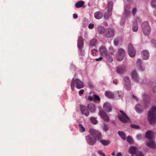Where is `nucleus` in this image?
<instances>
[{
	"mask_svg": "<svg viewBox=\"0 0 156 156\" xmlns=\"http://www.w3.org/2000/svg\"><path fill=\"white\" fill-rule=\"evenodd\" d=\"M147 120L150 124L156 122V106H153L147 113Z\"/></svg>",
	"mask_w": 156,
	"mask_h": 156,
	"instance_id": "obj_1",
	"label": "nucleus"
},
{
	"mask_svg": "<svg viewBox=\"0 0 156 156\" xmlns=\"http://www.w3.org/2000/svg\"><path fill=\"white\" fill-rule=\"evenodd\" d=\"M75 86L77 89H80L84 87V85L82 81L80 80L78 78L75 80L74 78H73L72 79L71 83V87L72 90H74Z\"/></svg>",
	"mask_w": 156,
	"mask_h": 156,
	"instance_id": "obj_2",
	"label": "nucleus"
},
{
	"mask_svg": "<svg viewBox=\"0 0 156 156\" xmlns=\"http://www.w3.org/2000/svg\"><path fill=\"white\" fill-rule=\"evenodd\" d=\"M152 133V132L150 130H148L146 132L145 137L149 139L146 142V144L149 147L154 149L156 146L154 142L152 140L153 138Z\"/></svg>",
	"mask_w": 156,
	"mask_h": 156,
	"instance_id": "obj_3",
	"label": "nucleus"
},
{
	"mask_svg": "<svg viewBox=\"0 0 156 156\" xmlns=\"http://www.w3.org/2000/svg\"><path fill=\"white\" fill-rule=\"evenodd\" d=\"M142 28L144 34L145 36H148L150 33L151 28L149 23L147 21H145L142 24Z\"/></svg>",
	"mask_w": 156,
	"mask_h": 156,
	"instance_id": "obj_4",
	"label": "nucleus"
},
{
	"mask_svg": "<svg viewBox=\"0 0 156 156\" xmlns=\"http://www.w3.org/2000/svg\"><path fill=\"white\" fill-rule=\"evenodd\" d=\"M118 113L117 117L121 122L124 123L128 122L129 118L123 111L120 110L119 112H118Z\"/></svg>",
	"mask_w": 156,
	"mask_h": 156,
	"instance_id": "obj_5",
	"label": "nucleus"
},
{
	"mask_svg": "<svg viewBox=\"0 0 156 156\" xmlns=\"http://www.w3.org/2000/svg\"><path fill=\"white\" fill-rule=\"evenodd\" d=\"M130 6L127 5L124 6L125 16L124 18H122L120 21V24L121 25H123L125 23V19L129 17L130 15Z\"/></svg>",
	"mask_w": 156,
	"mask_h": 156,
	"instance_id": "obj_6",
	"label": "nucleus"
},
{
	"mask_svg": "<svg viewBox=\"0 0 156 156\" xmlns=\"http://www.w3.org/2000/svg\"><path fill=\"white\" fill-rule=\"evenodd\" d=\"M99 51L101 53V55L103 57H106L108 56L109 55H111V56L114 55V54L112 52L111 53H108L105 47L103 45L100 47Z\"/></svg>",
	"mask_w": 156,
	"mask_h": 156,
	"instance_id": "obj_7",
	"label": "nucleus"
},
{
	"mask_svg": "<svg viewBox=\"0 0 156 156\" xmlns=\"http://www.w3.org/2000/svg\"><path fill=\"white\" fill-rule=\"evenodd\" d=\"M128 54L131 58H134L135 57L136 50L131 43L128 44Z\"/></svg>",
	"mask_w": 156,
	"mask_h": 156,
	"instance_id": "obj_8",
	"label": "nucleus"
},
{
	"mask_svg": "<svg viewBox=\"0 0 156 156\" xmlns=\"http://www.w3.org/2000/svg\"><path fill=\"white\" fill-rule=\"evenodd\" d=\"M90 132L94 139L99 140L101 138V133L98 131H96L93 129H90Z\"/></svg>",
	"mask_w": 156,
	"mask_h": 156,
	"instance_id": "obj_9",
	"label": "nucleus"
},
{
	"mask_svg": "<svg viewBox=\"0 0 156 156\" xmlns=\"http://www.w3.org/2000/svg\"><path fill=\"white\" fill-rule=\"evenodd\" d=\"M116 54L118 58H124L126 55L125 51L121 48L118 49Z\"/></svg>",
	"mask_w": 156,
	"mask_h": 156,
	"instance_id": "obj_10",
	"label": "nucleus"
},
{
	"mask_svg": "<svg viewBox=\"0 0 156 156\" xmlns=\"http://www.w3.org/2000/svg\"><path fill=\"white\" fill-rule=\"evenodd\" d=\"M114 35V30L111 28H107L105 30V37L106 38H111Z\"/></svg>",
	"mask_w": 156,
	"mask_h": 156,
	"instance_id": "obj_11",
	"label": "nucleus"
},
{
	"mask_svg": "<svg viewBox=\"0 0 156 156\" xmlns=\"http://www.w3.org/2000/svg\"><path fill=\"white\" fill-rule=\"evenodd\" d=\"M86 139L87 143L90 145H93L96 142V139L93 137L91 134L87 136L86 137Z\"/></svg>",
	"mask_w": 156,
	"mask_h": 156,
	"instance_id": "obj_12",
	"label": "nucleus"
},
{
	"mask_svg": "<svg viewBox=\"0 0 156 156\" xmlns=\"http://www.w3.org/2000/svg\"><path fill=\"white\" fill-rule=\"evenodd\" d=\"M124 81L126 89L128 90H130L131 89V83L129 77L125 76L124 78Z\"/></svg>",
	"mask_w": 156,
	"mask_h": 156,
	"instance_id": "obj_13",
	"label": "nucleus"
},
{
	"mask_svg": "<svg viewBox=\"0 0 156 156\" xmlns=\"http://www.w3.org/2000/svg\"><path fill=\"white\" fill-rule=\"evenodd\" d=\"M100 115L105 121L108 122L109 121V118L107 114L104 111H100L99 112Z\"/></svg>",
	"mask_w": 156,
	"mask_h": 156,
	"instance_id": "obj_14",
	"label": "nucleus"
},
{
	"mask_svg": "<svg viewBox=\"0 0 156 156\" xmlns=\"http://www.w3.org/2000/svg\"><path fill=\"white\" fill-rule=\"evenodd\" d=\"M80 111L82 114L85 115L86 116H88L89 115V112L87 108L83 105L80 106Z\"/></svg>",
	"mask_w": 156,
	"mask_h": 156,
	"instance_id": "obj_15",
	"label": "nucleus"
},
{
	"mask_svg": "<svg viewBox=\"0 0 156 156\" xmlns=\"http://www.w3.org/2000/svg\"><path fill=\"white\" fill-rule=\"evenodd\" d=\"M84 46L83 39L82 36H80L77 40V47L78 48H83Z\"/></svg>",
	"mask_w": 156,
	"mask_h": 156,
	"instance_id": "obj_16",
	"label": "nucleus"
},
{
	"mask_svg": "<svg viewBox=\"0 0 156 156\" xmlns=\"http://www.w3.org/2000/svg\"><path fill=\"white\" fill-rule=\"evenodd\" d=\"M139 20V17H137L134 20L132 27V30L134 32H136L138 30V27L137 25V22Z\"/></svg>",
	"mask_w": 156,
	"mask_h": 156,
	"instance_id": "obj_17",
	"label": "nucleus"
},
{
	"mask_svg": "<svg viewBox=\"0 0 156 156\" xmlns=\"http://www.w3.org/2000/svg\"><path fill=\"white\" fill-rule=\"evenodd\" d=\"M141 55L142 58H149L150 57L149 52L147 50L142 51Z\"/></svg>",
	"mask_w": 156,
	"mask_h": 156,
	"instance_id": "obj_18",
	"label": "nucleus"
},
{
	"mask_svg": "<svg viewBox=\"0 0 156 156\" xmlns=\"http://www.w3.org/2000/svg\"><path fill=\"white\" fill-rule=\"evenodd\" d=\"M104 109L108 112H111L112 111V107L110 103H105L103 105Z\"/></svg>",
	"mask_w": 156,
	"mask_h": 156,
	"instance_id": "obj_19",
	"label": "nucleus"
},
{
	"mask_svg": "<svg viewBox=\"0 0 156 156\" xmlns=\"http://www.w3.org/2000/svg\"><path fill=\"white\" fill-rule=\"evenodd\" d=\"M96 30L100 34H102L105 32V28L102 26H98Z\"/></svg>",
	"mask_w": 156,
	"mask_h": 156,
	"instance_id": "obj_20",
	"label": "nucleus"
},
{
	"mask_svg": "<svg viewBox=\"0 0 156 156\" xmlns=\"http://www.w3.org/2000/svg\"><path fill=\"white\" fill-rule=\"evenodd\" d=\"M131 76L133 79L135 81L138 82L139 81V78L136 72L133 70L131 73Z\"/></svg>",
	"mask_w": 156,
	"mask_h": 156,
	"instance_id": "obj_21",
	"label": "nucleus"
},
{
	"mask_svg": "<svg viewBox=\"0 0 156 156\" xmlns=\"http://www.w3.org/2000/svg\"><path fill=\"white\" fill-rule=\"evenodd\" d=\"M105 94L107 97L109 98H114L115 97V94L109 91H106Z\"/></svg>",
	"mask_w": 156,
	"mask_h": 156,
	"instance_id": "obj_22",
	"label": "nucleus"
},
{
	"mask_svg": "<svg viewBox=\"0 0 156 156\" xmlns=\"http://www.w3.org/2000/svg\"><path fill=\"white\" fill-rule=\"evenodd\" d=\"M103 16L102 13L100 11H98L94 13V16L97 19H101Z\"/></svg>",
	"mask_w": 156,
	"mask_h": 156,
	"instance_id": "obj_23",
	"label": "nucleus"
},
{
	"mask_svg": "<svg viewBox=\"0 0 156 156\" xmlns=\"http://www.w3.org/2000/svg\"><path fill=\"white\" fill-rule=\"evenodd\" d=\"M125 68L123 66H119L117 69V72L119 74H121L125 71Z\"/></svg>",
	"mask_w": 156,
	"mask_h": 156,
	"instance_id": "obj_24",
	"label": "nucleus"
},
{
	"mask_svg": "<svg viewBox=\"0 0 156 156\" xmlns=\"http://www.w3.org/2000/svg\"><path fill=\"white\" fill-rule=\"evenodd\" d=\"M136 66L138 67V69L141 71L144 70V68L141 66V59H138L136 62Z\"/></svg>",
	"mask_w": 156,
	"mask_h": 156,
	"instance_id": "obj_25",
	"label": "nucleus"
},
{
	"mask_svg": "<svg viewBox=\"0 0 156 156\" xmlns=\"http://www.w3.org/2000/svg\"><path fill=\"white\" fill-rule=\"evenodd\" d=\"M84 4V2L82 1H80L75 3V6L76 8H79L83 6Z\"/></svg>",
	"mask_w": 156,
	"mask_h": 156,
	"instance_id": "obj_26",
	"label": "nucleus"
},
{
	"mask_svg": "<svg viewBox=\"0 0 156 156\" xmlns=\"http://www.w3.org/2000/svg\"><path fill=\"white\" fill-rule=\"evenodd\" d=\"M135 108L136 111L138 113H140L143 111V109L142 107L140 104H137Z\"/></svg>",
	"mask_w": 156,
	"mask_h": 156,
	"instance_id": "obj_27",
	"label": "nucleus"
},
{
	"mask_svg": "<svg viewBox=\"0 0 156 156\" xmlns=\"http://www.w3.org/2000/svg\"><path fill=\"white\" fill-rule=\"evenodd\" d=\"M136 147L134 146H131L129 149V151L130 153L133 154L136 152Z\"/></svg>",
	"mask_w": 156,
	"mask_h": 156,
	"instance_id": "obj_28",
	"label": "nucleus"
},
{
	"mask_svg": "<svg viewBox=\"0 0 156 156\" xmlns=\"http://www.w3.org/2000/svg\"><path fill=\"white\" fill-rule=\"evenodd\" d=\"M89 110L92 112H94L95 110V105L92 104H90L88 105Z\"/></svg>",
	"mask_w": 156,
	"mask_h": 156,
	"instance_id": "obj_29",
	"label": "nucleus"
},
{
	"mask_svg": "<svg viewBox=\"0 0 156 156\" xmlns=\"http://www.w3.org/2000/svg\"><path fill=\"white\" fill-rule=\"evenodd\" d=\"M97 43V40L95 39H93L91 40L90 42L89 45L91 47L95 46Z\"/></svg>",
	"mask_w": 156,
	"mask_h": 156,
	"instance_id": "obj_30",
	"label": "nucleus"
},
{
	"mask_svg": "<svg viewBox=\"0 0 156 156\" xmlns=\"http://www.w3.org/2000/svg\"><path fill=\"white\" fill-rule=\"evenodd\" d=\"M113 6V2L111 1H110L108 2V10L109 11L111 12Z\"/></svg>",
	"mask_w": 156,
	"mask_h": 156,
	"instance_id": "obj_31",
	"label": "nucleus"
},
{
	"mask_svg": "<svg viewBox=\"0 0 156 156\" xmlns=\"http://www.w3.org/2000/svg\"><path fill=\"white\" fill-rule=\"evenodd\" d=\"M118 133L119 135L123 140L126 139V135L125 133L122 131H119Z\"/></svg>",
	"mask_w": 156,
	"mask_h": 156,
	"instance_id": "obj_32",
	"label": "nucleus"
},
{
	"mask_svg": "<svg viewBox=\"0 0 156 156\" xmlns=\"http://www.w3.org/2000/svg\"><path fill=\"white\" fill-rule=\"evenodd\" d=\"M100 142L104 146H107L110 144V141L109 140H101Z\"/></svg>",
	"mask_w": 156,
	"mask_h": 156,
	"instance_id": "obj_33",
	"label": "nucleus"
},
{
	"mask_svg": "<svg viewBox=\"0 0 156 156\" xmlns=\"http://www.w3.org/2000/svg\"><path fill=\"white\" fill-rule=\"evenodd\" d=\"M112 15V12H111L109 11V12L108 11V12L106 13L104 16V17L106 19H108L109 17H110Z\"/></svg>",
	"mask_w": 156,
	"mask_h": 156,
	"instance_id": "obj_34",
	"label": "nucleus"
},
{
	"mask_svg": "<svg viewBox=\"0 0 156 156\" xmlns=\"http://www.w3.org/2000/svg\"><path fill=\"white\" fill-rule=\"evenodd\" d=\"M79 127V130L81 133H83L85 131V129L81 124H79L78 125Z\"/></svg>",
	"mask_w": 156,
	"mask_h": 156,
	"instance_id": "obj_35",
	"label": "nucleus"
},
{
	"mask_svg": "<svg viewBox=\"0 0 156 156\" xmlns=\"http://www.w3.org/2000/svg\"><path fill=\"white\" fill-rule=\"evenodd\" d=\"M91 122L94 124H97L98 121L96 119L93 117H91L90 118Z\"/></svg>",
	"mask_w": 156,
	"mask_h": 156,
	"instance_id": "obj_36",
	"label": "nucleus"
},
{
	"mask_svg": "<svg viewBox=\"0 0 156 156\" xmlns=\"http://www.w3.org/2000/svg\"><path fill=\"white\" fill-rule=\"evenodd\" d=\"M91 53L93 56H96L98 53V51L96 49H93L91 50Z\"/></svg>",
	"mask_w": 156,
	"mask_h": 156,
	"instance_id": "obj_37",
	"label": "nucleus"
},
{
	"mask_svg": "<svg viewBox=\"0 0 156 156\" xmlns=\"http://www.w3.org/2000/svg\"><path fill=\"white\" fill-rule=\"evenodd\" d=\"M83 48L79 49V51L80 52V55L82 56H84L85 55V51L83 49Z\"/></svg>",
	"mask_w": 156,
	"mask_h": 156,
	"instance_id": "obj_38",
	"label": "nucleus"
},
{
	"mask_svg": "<svg viewBox=\"0 0 156 156\" xmlns=\"http://www.w3.org/2000/svg\"><path fill=\"white\" fill-rule=\"evenodd\" d=\"M152 46L154 48H156V41L154 39H152L151 41Z\"/></svg>",
	"mask_w": 156,
	"mask_h": 156,
	"instance_id": "obj_39",
	"label": "nucleus"
},
{
	"mask_svg": "<svg viewBox=\"0 0 156 156\" xmlns=\"http://www.w3.org/2000/svg\"><path fill=\"white\" fill-rule=\"evenodd\" d=\"M119 39L118 38L114 39V43L115 46H117L118 45L119 41Z\"/></svg>",
	"mask_w": 156,
	"mask_h": 156,
	"instance_id": "obj_40",
	"label": "nucleus"
},
{
	"mask_svg": "<svg viewBox=\"0 0 156 156\" xmlns=\"http://www.w3.org/2000/svg\"><path fill=\"white\" fill-rule=\"evenodd\" d=\"M115 95H118L119 96V98H121L122 97V93L121 91L118 92L117 93H115Z\"/></svg>",
	"mask_w": 156,
	"mask_h": 156,
	"instance_id": "obj_41",
	"label": "nucleus"
},
{
	"mask_svg": "<svg viewBox=\"0 0 156 156\" xmlns=\"http://www.w3.org/2000/svg\"><path fill=\"white\" fill-rule=\"evenodd\" d=\"M151 4L152 7L154 8L156 6V0H152Z\"/></svg>",
	"mask_w": 156,
	"mask_h": 156,
	"instance_id": "obj_42",
	"label": "nucleus"
},
{
	"mask_svg": "<svg viewBox=\"0 0 156 156\" xmlns=\"http://www.w3.org/2000/svg\"><path fill=\"white\" fill-rule=\"evenodd\" d=\"M131 127L136 129H138L139 128V126L138 125L135 124H131L130 125Z\"/></svg>",
	"mask_w": 156,
	"mask_h": 156,
	"instance_id": "obj_43",
	"label": "nucleus"
},
{
	"mask_svg": "<svg viewBox=\"0 0 156 156\" xmlns=\"http://www.w3.org/2000/svg\"><path fill=\"white\" fill-rule=\"evenodd\" d=\"M126 140L127 141L130 143H131L132 142V137L130 136H128L126 139Z\"/></svg>",
	"mask_w": 156,
	"mask_h": 156,
	"instance_id": "obj_44",
	"label": "nucleus"
},
{
	"mask_svg": "<svg viewBox=\"0 0 156 156\" xmlns=\"http://www.w3.org/2000/svg\"><path fill=\"white\" fill-rule=\"evenodd\" d=\"M94 99L95 100H97L98 101H99L100 100V98L99 96L96 95H94Z\"/></svg>",
	"mask_w": 156,
	"mask_h": 156,
	"instance_id": "obj_45",
	"label": "nucleus"
},
{
	"mask_svg": "<svg viewBox=\"0 0 156 156\" xmlns=\"http://www.w3.org/2000/svg\"><path fill=\"white\" fill-rule=\"evenodd\" d=\"M103 129L104 131H106L108 129V126L106 124H104Z\"/></svg>",
	"mask_w": 156,
	"mask_h": 156,
	"instance_id": "obj_46",
	"label": "nucleus"
},
{
	"mask_svg": "<svg viewBox=\"0 0 156 156\" xmlns=\"http://www.w3.org/2000/svg\"><path fill=\"white\" fill-rule=\"evenodd\" d=\"M136 156H143V154L141 152L138 151L136 154Z\"/></svg>",
	"mask_w": 156,
	"mask_h": 156,
	"instance_id": "obj_47",
	"label": "nucleus"
},
{
	"mask_svg": "<svg viewBox=\"0 0 156 156\" xmlns=\"http://www.w3.org/2000/svg\"><path fill=\"white\" fill-rule=\"evenodd\" d=\"M137 9L136 8H134L133 9L132 13L133 15H134L136 13Z\"/></svg>",
	"mask_w": 156,
	"mask_h": 156,
	"instance_id": "obj_48",
	"label": "nucleus"
},
{
	"mask_svg": "<svg viewBox=\"0 0 156 156\" xmlns=\"http://www.w3.org/2000/svg\"><path fill=\"white\" fill-rule=\"evenodd\" d=\"M94 26V25L93 24L91 23L89 24L88 27L89 29H91L93 28Z\"/></svg>",
	"mask_w": 156,
	"mask_h": 156,
	"instance_id": "obj_49",
	"label": "nucleus"
},
{
	"mask_svg": "<svg viewBox=\"0 0 156 156\" xmlns=\"http://www.w3.org/2000/svg\"><path fill=\"white\" fill-rule=\"evenodd\" d=\"M99 153L102 156H106L104 153L102 151L99 150L98 151Z\"/></svg>",
	"mask_w": 156,
	"mask_h": 156,
	"instance_id": "obj_50",
	"label": "nucleus"
},
{
	"mask_svg": "<svg viewBox=\"0 0 156 156\" xmlns=\"http://www.w3.org/2000/svg\"><path fill=\"white\" fill-rule=\"evenodd\" d=\"M137 138L139 140H140L142 138V136L141 135L138 134L137 136Z\"/></svg>",
	"mask_w": 156,
	"mask_h": 156,
	"instance_id": "obj_51",
	"label": "nucleus"
},
{
	"mask_svg": "<svg viewBox=\"0 0 156 156\" xmlns=\"http://www.w3.org/2000/svg\"><path fill=\"white\" fill-rule=\"evenodd\" d=\"M84 92V90L83 89H82L80 90L79 92V95H80L82 94H83V93Z\"/></svg>",
	"mask_w": 156,
	"mask_h": 156,
	"instance_id": "obj_52",
	"label": "nucleus"
},
{
	"mask_svg": "<svg viewBox=\"0 0 156 156\" xmlns=\"http://www.w3.org/2000/svg\"><path fill=\"white\" fill-rule=\"evenodd\" d=\"M88 99L90 101H92L94 99L93 97L91 96H88Z\"/></svg>",
	"mask_w": 156,
	"mask_h": 156,
	"instance_id": "obj_53",
	"label": "nucleus"
},
{
	"mask_svg": "<svg viewBox=\"0 0 156 156\" xmlns=\"http://www.w3.org/2000/svg\"><path fill=\"white\" fill-rule=\"evenodd\" d=\"M73 17L75 19H76L78 17L77 15L76 14H74L73 15Z\"/></svg>",
	"mask_w": 156,
	"mask_h": 156,
	"instance_id": "obj_54",
	"label": "nucleus"
},
{
	"mask_svg": "<svg viewBox=\"0 0 156 156\" xmlns=\"http://www.w3.org/2000/svg\"><path fill=\"white\" fill-rule=\"evenodd\" d=\"M122 154L121 152H119L117 153L116 156H122Z\"/></svg>",
	"mask_w": 156,
	"mask_h": 156,
	"instance_id": "obj_55",
	"label": "nucleus"
},
{
	"mask_svg": "<svg viewBox=\"0 0 156 156\" xmlns=\"http://www.w3.org/2000/svg\"><path fill=\"white\" fill-rule=\"evenodd\" d=\"M107 60L110 63L112 62L113 61V59H107Z\"/></svg>",
	"mask_w": 156,
	"mask_h": 156,
	"instance_id": "obj_56",
	"label": "nucleus"
},
{
	"mask_svg": "<svg viewBox=\"0 0 156 156\" xmlns=\"http://www.w3.org/2000/svg\"><path fill=\"white\" fill-rule=\"evenodd\" d=\"M109 49L111 51H114L113 48L112 47H110L109 48Z\"/></svg>",
	"mask_w": 156,
	"mask_h": 156,
	"instance_id": "obj_57",
	"label": "nucleus"
},
{
	"mask_svg": "<svg viewBox=\"0 0 156 156\" xmlns=\"http://www.w3.org/2000/svg\"><path fill=\"white\" fill-rule=\"evenodd\" d=\"M113 82L116 85H117V82L116 80H114Z\"/></svg>",
	"mask_w": 156,
	"mask_h": 156,
	"instance_id": "obj_58",
	"label": "nucleus"
},
{
	"mask_svg": "<svg viewBox=\"0 0 156 156\" xmlns=\"http://www.w3.org/2000/svg\"><path fill=\"white\" fill-rule=\"evenodd\" d=\"M111 154L113 156H114L115 155V151H113Z\"/></svg>",
	"mask_w": 156,
	"mask_h": 156,
	"instance_id": "obj_59",
	"label": "nucleus"
},
{
	"mask_svg": "<svg viewBox=\"0 0 156 156\" xmlns=\"http://www.w3.org/2000/svg\"><path fill=\"white\" fill-rule=\"evenodd\" d=\"M154 16H156V10H155L154 12Z\"/></svg>",
	"mask_w": 156,
	"mask_h": 156,
	"instance_id": "obj_60",
	"label": "nucleus"
},
{
	"mask_svg": "<svg viewBox=\"0 0 156 156\" xmlns=\"http://www.w3.org/2000/svg\"><path fill=\"white\" fill-rule=\"evenodd\" d=\"M133 97L134 98L136 99V100L137 99L136 98V96H134V95H133Z\"/></svg>",
	"mask_w": 156,
	"mask_h": 156,
	"instance_id": "obj_61",
	"label": "nucleus"
},
{
	"mask_svg": "<svg viewBox=\"0 0 156 156\" xmlns=\"http://www.w3.org/2000/svg\"><path fill=\"white\" fill-rule=\"evenodd\" d=\"M117 59L118 60V61L120 62V61H122V59Z\"/></svg>",
	"mask_w": 156,
	"mask_h": 156,
	"instance_id": "obj_62",
	"label": "nucleus"
},
{
	"mask_svg": "<svg viewBox=\"0 0 156 156\" xmlns=\"http://www.w3.org/2000/svg\"><path fill=\"white\" fill-rule=\"evenodd\" d=\"M89 86L90 87H93V85L90 84H89Z\"/></svg>",
	"mask_w": 156,
	"mask_h": 156,
	"instance_id": "obj_63",
	"label": "nucleus"
},
{
	"mask_svg": "<svg viewBox=\"0 0 156 156\" xmlns=\"http://www.w3.org/2000/svg\"><path fill=\"white\" fill-rule=\"evenodd\" d=\"M146 96H147V95L146 94H144L143 95V97H146Z\"/></svg>",
	"mask_w": 156,
	"mask_h": 156,
	"instance_id": "obj_64",
	"label": "nucleus"
}]
</instances>
